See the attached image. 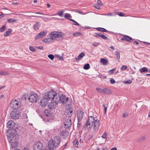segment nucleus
<instances>
[{
	"label": "nucleus",
	"mask_w": 150,
	"mask_h": 150,
	"mask_svg": "<svg viewBox=\"0 0 150 150\" xmlns=\"http://www.w3.org/2000/svg\"><path fill=\"white\" fill-rule=\"evenodd\" d=\"M99 121L98 120H95L94 117L92 116H89L88 120L85 124L84 127H87L88 129L92 128L93 125V129L96 131L98 130L99 126Z\"/></svg>",
	"instance_id": "1"
},
{
	"label": "nucleus",
	"mask_w": 150,
	"mask_h": 150,
	"mask_svg": "<svg viewBox=\"0 0 150 150\" xmlns=\"http://www.w3.org/2000/svg\"><path fill=\"white\" fill-rule=\"evenodd\" d=\"M61 141L60 137L59 136L54 137L53 139L50 140L48 142V146L52 150H56L58 147Z\"/></svg>",
	"instance_id": "2"
},
{
	"label": "nucleus",
	"mask_w": 150,
	"mask_h": 150,
	"mask_svg": "<svg viewBox=\"0 0 150 150\" xmlns=\"http://www.w3.org/2000/svg\"><path fill=\"white\" fill-rule=\"evenodd\" d=\"M55 103L56 104H57L59 103L62 104H64L67 105L68 101L69 100L68 98H66L64 95L62 94L59 96L57 94V97L55 98Z\"/></svg>",
	"instance_id": "3"
},
{
	"label": "nucleus",
	"mask_w": 150,
	"mask_h": 150,
	"mask_svg": "<svg viewBox=\"0 0 150 150\" xmlns=\"http://www.w3.org/2000/svg\"><path fill=\"white\" fill-rule=\"evenodd\" d=\"M56 92L54 91H51L49 92L48 93H46L44 96L45 98L49 101H52L55 103L54 99L57 97Z\"/></svg>",
	"instance_id": "4"
},
{
	"label": "nucleus",
	"mask_w": 150,
	"mask_h": 150,
	"mask_svg": "<svg viewBox=\"0 0 150 150\" xmlns=\"http://www.w3.org/2000/svg\"><path fill=\"white\" fill-rule=\"evenodd\" d=\"M16 130L13 129H12L8 135V138L10 143H13L16 142Z\"/></svg>",
	"instance_id": "5"
},
{
	"label": "nucleus",
	"mask_w": 150,
	"mask_h": 150,
	"mask_svg": "<svg viewBox=\"0 0 150 150\" xmlns=\"http://www.w3.org/2000/svg\"><path fill=\"white\" fill-rule=\"evenodd\" d=\"M21 105V102L19 100L13 99L10 104V106L13 109L16 110L20 108Z\"/></svg>",
	"instance_id": "6"
},
{
	"label": "nucleus",
	"mask_w": 150,
	"mask_h": 150,
	"mask_svg": "<svg viewBox=\"0 0 150 150\" xmlns=\"http://www.w3.org/2000/svg\"><path fill=\"white\" fill-rule=\"evenodd\" d=\"M39 97L38 94L35 93L29 96L28 98V100L29 102L31 103H36L39 99Z\"/></svg>",
	"instance_id": "7"
},
{
	"label": "nucleus",
	"mask_w": 150,
	"mask_h": 150,
	"mask_svg": "<svg viewBox=\"0 0 150 150\" xmlns=\"http://www.w3.org/2000/svg\"><path fill=\"white\" fill-rule=\"evenodd\" d=\"M62 34L61 32H58L57 31L52 32L50 34V37L54 39L58 40V38L62 37V35L61 34Z\"/></svg>",
	"instance_id": "8"
},
{
	"label": "nucleus",
	"mask_w": 150,
	"mask_h": 150,
	"mask_svg": "<svg viewBox=\"0 0 150 150\" xmlns=\"http://www.w3.org/2000/svg\"><path fill=\"white\" fill-rule=\"evenodd\" d=\"M84 112L81 110H78L76 111V117L78 121H81L83 118Z\"/></svg>",
	"instance_id": "9"
},
{
	"label": "nucleus",
	"mask_w": 150,
	"mask_h": 150,
	"mask_svg": "<svg viewBox=\"0 0 150 150\" xmlns=\"http://www.w3.org/2000/svg\"><path fill=\"white\" fill-rule=\"evenodd\" d=\"M21 115V113L19 112L16 111H12L10 113L11 117L13 119H18Z\"/></svg>",
	"instance_id": "10"
},
{
	"label": "nucleus",
	"mask_w": 150,
	"mask_h": 150,
	"mask_svg": "<svg viewBox=\"0 0 150 150\" xmlns=\"http://www.w3.org/2000/svg\"><path fill=\"white\" fill-rule=\"evenodd\" d=\"M42 143L39 142H38L36 144L34 145L33 150H42L43 148Z\"/></svg>",
	"instance_id": "11"
},
{
	"label": "nucleus",
	"mask_w": 150,
	"mask_h": 150,
	"mask_svg": "<svg viewBox=\"0 0 150 150\" xmlns=\"http://www.w3.org/2000/svg\"><path fill=\"white\" fill-rule=\"evenodd\" d=\"M123 36L122 38L121 39V41H125L129 42H132L133 40L134 39L131 37L126 35L121 34Z\"/></svg>",
	"instance_id": "12"
},
{
	"label": "nucleus",
	"mask_w": 150,
	"mask_h": 150,
	"mask_svg": "<svg viewBox=\"0 0 150 150\" xmlns=\"http://www.w3.org/2000/svg\"><path fill=\"white\" fill-rule=\"evenodd\" d=\"M47 33V32L46 31L41 32L35 37V39L37 40L38 39H40L43 37Z\"/></svg>",
	"instance_id": "13"
},
{
	"label": "nucleus",
	"mask_w": 150,
	"mask_h": 150,
	"mask_svg": "<svg viewBox=\"0 0 150 150\" xmlns=\"http://www.w3.org/2000/svg\"><path fill=\"white\" fill-rule=\"evenodd\" d=\"M14 122L11 120L8 121L7 123V127L9 129H13L15 127Z\"/></svg>",
	"instance_id": "14"
},
{
	"label": "nucleus",
	"mask_w": 150,
	"mask_h": 150,
	"mask_svg": "<svg viewBox=\"0 0 150 150\" xmlns=\"http://www.w3.org/2000/svg\"><path fill=\"white\" fill-rule=\"evenodd\" d=\"M49 101L45 98L44 97L40 101V105L42 107H45Z\"/></svg>",
	"instance_id": "15"
},
{
	"label": "nucleus",
	"mask_w": 150,
	"mask_h": 150,
	"mask_svg": "<svg viewBox=\"0 0 150 150\" xmlns=\"http://www.w3.org/2000/svg\"><path fill=\"white\" fill-rule=\"evenodd\" d=\"M93 36L97 38L99 36L101 37L104 40H109V39L106 36L100 33H95Z\"/></svg>",
	"instance_id": "16"
},
{
	"label": "nucleus",
	"mask_w": 150,
	"mask_h": 150,
	"mask_svg": "<svg viewBox=\"0 0 150 150\" xmlns=\"http://www.w3.org/2000/svg\"><path fill=\"white\" fill-rule=\"evenodd\" d=\"M56 105V104L54 105V102H51L48 104V107L50 109L53 110L56 107L57 105Z\"/></svg>",
	"instance_id": "17"
},
{
	"label": "nucleus",
	"mask_w": 150,
	"mask_h": 150,
	"mask_svg": "<svg viewBox=\"0 0 150 150\" xmlns=\"http://www.w3.org/2000/svg\"><path fill=\"white\" fill-rule=\"evenodd\" d=\"M68 134V132L66 130L62 131L60 132V135L62 136H63L64 138L67 136Z\"/></svg>",
	"instance_id": "18"
},
{
	"label": "nucleus",
	"mask_w": 150,
	"mask_h": 150,
	"mask_svg": "<svg viewBox=\"0 0 150 150\" xmlns=\"http://www.w3.org/2000/svg\"><path fill=\"white\" fill-rule=\"evenodd\" d=\"M40 25V23L39 22H37L33 25L34 29L35 30H38L39 27Z\"/></svg>",
	"instance_id": "19"
},
{
	"label": "nucleus",
	"mask_w": 150,
	"mask_h": 150,
	"mask_svg": "<svg viewBox=\"0 0 150 150\" xmlns=\"http://www.w3.org/2000/svg\"><path fill=\"white\" fill-rule=\"evenodd\" d=\"M42 40L46 43H50L53 42L54 41L53 39L51 37V38L45 39Z\"/></svg>",
	"instance_id": "20"
},
{
	"label": "nucleus",
	"mask_w": 150,
	"mask_h": 150,
	"mask_svg": "<svg viewBox=\"0 0 150 150\" xmlns=\"http://www.w3.org/2000/svg\"><path fill=\"white\" fill-rule=\"evenodd\" d=\"M103 92L106 94H109L112 93V91L110 89L107 88L103 89Z\"/></svg>",
	"instance_id": "21"
},
{
	"label": "nucleus",
	"mask_w": 150,
	"mask_h": 150,
	"mask_svg": "<svg viewBox=\"0 0 150 150\" xmlns=\"http://www.w3.org/2000/svg\"><path fill=\"white\" fill-rule=\"evenodd\" d=\"M96 29L98 31H101L103 32H108L109 31L106 29L98 27L96 28Z\"/></svg>",
	"instance_id": "22"
},
{
	"label": "nucleus",
	"mask_w": 150,
	"mask_h": 150,
	"mask_svg": "<svg viewBox=\"0 0 150 150\" xmlns=\"http://www.w3.org/2000/svg\"><path fill=\"white\" fill-rule=\"evenodd\" d=\"M73 111L71 109H69V110L67 112V116L68 117H71L73 114Z\"/></svg>",
	"instance_id": "23"
},
{
	"label": "nucleus",
	"mask_w": 150,
	"mask_h": 150,
	"mask_svg": "<svg viewBox=\"0 0 150 150\" xmlns=\"http://www.w3.org/2000/svg\"><path fill=\"white\" fill-rule=\"evenodd\" d=\"M12 32V30L11 29L9 28L4 34V36L5 37L7 36Z\"/></svg>",
	"instance_id": "24"
},
{
	"label": "nucleus",
	"mask_w": 150,
	"mask_h": 150,
	"mask_svg": "<svg viewBox=\"0 0 150 150\" xmlns=\"http://www.w3.org/2000/svg\"><path fill=\"white\" fill-rule=\"evenodd\" d=\"M69 122L68 124L67 123H65L64 124L65 127L67 128H68L70 127H71V120L70 119H69Z\"/></svg>",
	"instance_id": "25"
},
{
	"label": "nucleus",
	"mask_w": 150,
	"mask_h": 150,
	"mask_svg": "<svg viewBox=\"0 0 150 150\" xmlns=\"http://www.w3.org/2000/svg\"><path fill=\"white\" fill-rule=\"evenodd\" d=\"M100 62L104 65H106L107 64L108 61L105 59L102 58L100 59Z\"/></svg>",
	"instance_id": "26"
},
{
	"label": "nucleus",
	"mask_w": 150,
	"mask_h": 150,
	"mask_svg": "<svg viewBox=\"0 0 150 150\" xmlns=\"http://www.w3.org/2000/svg\"><path fill=\"white\" fill-rule=\"evenodd\" d=\"M139 71L140 72H148V69L146 67H144L141 69H140L139 70Z\"/></svg>",
	"instance_id": "27"
},
{
	"label": "nucleus",
	"mask_w": 150,
	"mask_h": 150,
	"mask_svg": "<svg viewBox=\"0 0 150 150\" xmlns=\"http://www.w3.org/2000/svg\"><path fill=\"white\" fill-rule=\"evenodd\" d=\"M74 146L75 147H77L78 146L79 142L78 140L76 139L73 142Z\"/></svg>",
	"instance_id": "28"
},
{
	"label": "nucleus",
	"mask_w": 150,
	"mask_h": 150,
	"mask_svg": "<svg viewBox=\"0 0 150 150\" xmlns=\"http://www.w3.org/2000/svg\"><path fill=\"white\" fill-rule=\"evenodd\" d=\"M85 54L84 52H82L78 56V59L80 60L84 56Z\"/></svg>",
	"instance_id": "29"
},
{
	"label": "nucleus",
	"mask_w": 150,
	"mask_h": 150,
	"mask_svg": "<svg viewBox=\"0 0 150 150\" xmlns=\"http://www.w3.org/2000/svg\"><path fill=\"white\" fill-rule=\"evenodd\" d=\"M84 69L85 70H87L90 68V66L89 64L87 63L85 64L83 67Z\"/></svg>",
	"instance_id": "30"
},
{
	"label": "nucleus",
	"mask_w": 150,
	"mask_h": 150,
	"mask_svg": "<svg viewBox=\"0 0 150 150\" xmlns=\"http://www.w3.org/2000/svg\"><path fill=\"white\" fill-rule=\"evenodd\" d=\"M64 17L65 18H68L69 19H70L69 18H71L72 17L71 16L70 14L67 13H65Z\"/></svg>",
	"instance_id": "31"
},
{
	"label": "nucleus",
	"mask_w": 150,
	"mask_h": 150,
	"mask_svg": "<svg viewBox=\"0 0 150 150\" xmlns=\"http://www.w3.org/2000/svg\"><path fill=\"white\" fill-rule=\"evenodd\" d=\"M115 54L116 56V58L119 60L120 57L119 53L117 51H115Z\"/></svg>",
	"instance_id": "32"
},
{
	"label": "nucleus",
	"mask_w": 150,
	"mask_h": 150,
	"mask_svg": "<svg viewBox=\"0 0 150 150\" xmlns=\"http://www.w3.org/2000/svg\"><path fill=\"white\" fill-rule=\"evenodd\" d=\"M69 20L70 21H71L73 22H74V23L73 24L76 25H79V24L77 23L76 21H74V20L71 19H69Z\"/></svg>",
	"instance_id": "33"
},
{
	"label": "nucleus",
	"mask_w": 150,
	"mask_h": 150,
	"mask_svg": "<svg viewBox=\"0 0 150 150\" xmlns=\"http://www.w3.org/2000/svg\"><path fill=\"white\" fill-rule=\"evenodd\" d=\"M16 21L13 18H10L8 19L7 20V22L8 23H12L13 22H15Z\"/></svg>",
	"instance_id": "34"
},
{
	"label": "nucleus",
	"mask_w": 150,
	"mask_h": 150,
	"mask_svg": "<svg viewBox=\"0 0 150 150\" xmlns=\"http://www.w3.org/2000/svg\"><path fill=\"white\" fill-rule=\"evenodd\" d=\"M6 25H5L3 26L0 28V32H3L5 30Z\"/></svg>",
	"instance_id": "35"
},
{
	"label": "nucleus",
	"mask_w": 150,
	"mask_h": 150,
	"mask_svg": "<svg viewBox=\"0 0 150 150\" xmlns=\"http://www.w3.org/2000/svg\"><path fill=\"white\" fill-rule=\"evenodd\" d=\"M96 90L99 93H101L103 92V89H102L99 88H96Z\"/></svg>",
	"instance_id": "36"
},
{
	"label": "nucleus",
	"mask_w": 150,
	"mask_h": 150,
	"mask_svg": "<svg viewBox=\"0 0 150 150\" xmlns=\"http://www.w3.org/2000/svg\"><path fill=\"white\" fill-rule=\"evenodd\" d=\"M64 12V11L63 10H62L61 11H59L58 12L57 14L58 16H62L63 15Z\"/></svg>",
	"instance_id": "37"
},
{
	"label": "nucleus",
	"mask_w": 150,
	"mask_h": 150,
	"mask_svg": "<svg viewBox=\"0 0 150 150\" xmlns=\"http://www.w3.org/2000/svg\"><path fill=\"white\" fill-rule=\"evenodd\" d=\"M81 33L80 32H77L74 33L73 34V35L74 36H78L80 35H81Z\"/></svg>",
	"instance_id": "38"
},
{
	"label": "nucleus",
	"mask_w": 150,
	"mask_h": 150,
	"mask_svg": "<svg viewBox=\"0 0 150 150\" xmlns=\"http://www.w3.org/2000/svg\"><path fill=\"white\" fill-rule=\"evenodd\" d=\"M48 57L51 60H53L54 58V56L52 54H50L48 55Z\"/></svg>",
	"instance_id": "39"
},
{
	"label": "nucleus",
	"mask_w": 150,
	"mask_h": 150,
	"mask_svg": "<svg viewBox=\"0 0 150 150\" xmlns=\"http://www.w3.org/2000/svg\"><path fill=\"white\" fill-rule=\"evenodd\" d=\"M107 132H105L102 136V137L104 139H106L107 136Z\"/></svg>",
	"instance_id": "40"
},
{
	"label": "nucleus",
	"mask_w": 150,
	"mask_h": 150,
	"mask_svg": "<svg viewBox=\"0 0 150 150\" xmlns=\"http://www.w3.org/2000/svg\"><path fill=\"white\" fill-rule=\"evenodd\" d=\"M132 81L131 80H129L127 81H124L123 83L126 84H129L132 83Z\"/></svg>",
	"instance_id": "41"
},
{
	"label": "nucleus",
	"mask_w": 150,
	"mask_h": 150,
	"mask_svg": "<svg viewBox=\"0 0 150 150\" xmlns=\"http://www.w3.org/2000/svg\"><path fill=\"white\" fill-rule=\"evenodd\" d=\"M116 68L114 69H112L108 71V72L110 74H113V71L115 70L116 69Z\"/></svg>",
	"instance_id": "42"
},
{
	"label": "nucleus",
	"mask_w": 150,
	"mask_h": 150,
	"mask_svg": "<svg viewBox=\"0 0 150 150\" xmlns=\"http://www.w3.org/2000/svg\"><path fill=\"white\" fill-rule=\"evenodd\" d=\"M117 14L120 16H124V14L120 12H117Z\"/></svg>",
	"instance_id": "43"
},
{
	"label": "nucleus",
	"mask_w": 150,
	"mask_h": 150,
	"mask_svg": "<svg viewBox=\"0 0 150 150\" xmlns=\"http://www.w3.org/2000/svg\"><path fill=\"white\" fill-rule=\"evenodd\" d=\"M99 43L97 42H94L92 43V45L94 46H97L98 45H99Z\"/></svg>",
	"instance_id": "44"
},
{
	"label": "nucleus",
	"mask_w": 150,
	"mask_h": 150,
	"mask_svg": "<svg viewBox=\"0 0 150 150\" xmlns=\"http://www.w3.org/2000/svg\"><path fill=\"white\" fill-rule=\"evenodd\" d=\"M81 121H80V122L79 121H78L77 123V127L78 128H80L81 127Z\"/></svg>",
	"instance_id": "45"
},
{
	"label": "nucleus",
	"mask_w": 150,
	"mask_h": 150,
	"mask_svg": "<svg viewBox=\"0 0 150 150\" xmlns=\"http://www.w3.org/2000/svg\"><path fill=\"white\" fill-rule=\"evenodd\" d=\"M2 75H9V73L7 72L6 71H2Z\"/></svg>",
	"instance_id": "46"
},
{
	"label": "nucleus",
	"mask_w": 150,
	"mask_h": 150,
	"mask_svg": "<svg viewBox=\"0 0 150 150\" xmlns=\"http://www.w3.org/2000/svg\"><path fill=\"white\" fill-rule=\"evenodd\" d=\"M145 139V137L144 136H142L139 139V142L142 141Z\"/></svg>",
	"instance_id": "47"
},
{
	"label": "nucleus",
	"mask_w": 150,
	"mask_h": 150,
	"mask_svg": "<svg viewBox=\"0 0 150 150\" xmlns=\"http://www.w3.org/2000/svg\"><path fill=\"white\" fill-rule=\"evenodd\" d=\"M127 68V66L125 65L122 66L121 68V70H123L126 69Z\"/></svg>",
	"instance_id": "48"
},
{
	"label": "nucleus",
	"mask_w": 150,
	"mask_h": 150,
	"mask_svg": "<svg viewBox=\"0 0 150 150\" xmlns=\"http://www.w3.org/2000/svg\"><path fill=\"white\" fill-rule=\"evenodd\" d=\"M45 114L47 116H48V115L47 114H49L50 113V111L48 110H46L45 111Z\"/></svg>",
	"instance_id": "49"
},
{
	"label": "nucleus",
	"mask_w": 150,
	"mask_h": 150,
	"mask_svg": "<svg viewBox=\"0 0 150 150\" xmlns=\"http://www.w3.org/2000/svg\"><path fill=\"white\" fill-rule=\"evenodd\" d=\"M29 49L31 51L34 52L36 51V50L32 47H30Z\"/></svg>",
	"instance_id": "50"
},
{
	"label": "nucleus",
	"mask_w": 150,
	"mask_h": 150,
	"mask_svg": "<svg viewBox=\"0 0 150 150\" xmlns=\"http://www.w3.org/2000/svg\"><path fill=\"white\" fill-rule=\"evenodd\" d=\"M115 81L112 78L110 80V82L111 84H114L115 83Z\"/></svg>",
	"instance_id": "51"
},
{
	"label": "nucleus",
	"mask_w": 150,
	"mask_h": 150,
	"mask_svg": "<svg viewBox=\"0 0 150 150\" xmlns=\"http://www.w3.org/2000/svg\"><path fill=\"white\" fill-rule=\"evenodd\" d=\"M97 3L99 6H101L103 5L101 2L99 0H97Z\"/></svg>",
	"instance_id": "52"
},
{
	"label": "nucleus",
	"mask_w": 150,
	"mask_h": 150,
	"mask_svg": "<svg viewBox=\"0 0 150 150\" xmlns=\"http://www.w3.org/2000/svg\"><path fill=\"white\" fill-rule=\"evenodd\" d=\"M145 45H150V43H149V42H144V41H142V42Z\"/></svg>",
	"instance_id": "53"
},
{
	"label": "nucleus",
	"mask_w": 150,
	"mask_h": 150,
	"mask_svg": "<svg viewBox=\"0 0 150 150\" xmlns=\"http://www.w3.org/2000/svg\"><path fill=\"white\" fill-rule=\"evenodd\" d=\"M94 7L96 8L97 9H100V7L98 4H96L94 6Z\"/></svg>",
	"instance_id": "54"
},
{
	"label": "nucleus",
	"mask_w": 150,
	"mask_h": 150,
	"mask_svg": "<svg viewBox=\"0 0 150 150\" xmlns=\"http://www.w3.org/2000/svg\"><path fill=\"white\" fill-rule=\"evenodd\" d=\"M11 147L12 149H14V148H15L16 147V146H15V144H14V143H13L12 144H11Z\"/></svg>",
	"instance_id": "55"
},
{
	"label": "nucleus",
	"mask_w": 150,
	"mask_h": 150,
	"mask_svg": "<svg viewBox=\"0 0 150 150\" xmlns=\"http://www.w3.org/2000/svg\"><path fill=\"white\" fill-rule=\"evenodd\" d=\"M29 16L30 17H38V18H42V17L41 16Z\"/></svg>",
	"instance_id": "56"
},
{
	"label": "nucleus",
	"mask_w": 150,
	"mask_h": 150,
	"mask_svg": "<svg viewBox=\"0 0 150 150\" xmlns=\"http://www.w3.org/2000/svg\"><path fill=\"white\" fill-rule=\"evenodd\" d=\"M76 12L78 13H79L80 14H83V13L82 12H81L80 11H79V10L77 11H76Z\"/></svg>",
	"instance_id": "57"
},
{
	"label": "nucleus",
	"mask_w": 150,
	"mask_h": 150,
	"mask_svg": "<svg viewBox=\"0 0 150 150\" xmlns=\"http://www.w3.org/2000/svg\"><path fill=\"white\" fill-rule=\"evenodd\" d=\"M36 48L38 49H42L43 48V47L42 46H40L39 47H37Z\"/></svg>",
	"instance_id": "58"
},
{
	"label": "nucleus",
	"mask_w": 150,
	"mask_h": 150,
	"mask_svg": "<svg viewBox=\"0 0 150 150\" xmlns=\"http://www.w3.org/2000/svg\"><path fill=\"white\" fill-rule=\"evenodd\" d=\"M4 14H3L2 13L1 14H0V18H3L4 17Z\"/></svg>",
	"instance_id": "59"
},
{
	"label": "nucleus",
	"mask_w": 150,
	"mask_h": 150,
	"mask_svg": "<svg viewBox=\"0 0 150 150\" xmlns=\"http://www.w3.org/2000/svg\"><path fill=\"white\" fill-rule=\"evenodd\" d=\"M67 143H66L62 147H63V149H64L65 147L67 146Z\"/></svg>",
	"instance_id": "60"
},
{
	"label": "nucleus",
	"mask_w": 150,
	"mask_h": 150,
	"mask_svg": "<svg viewBox=\"0 0 150 150\" xmlns=\"http://www.w3.org/2000/svg\"><path fill=\"white\" fill-rule=\"evenodd\" d=\"M35 14H40L43 15H44V14H43V13H42L41 12H35Z\"/></svg>",
	"instance_id": "61"
},
{
	"label": "nucleus",
	"mask_w": 150,
	"mask_h": 150,
	"mask_svg": "<svg viewBox=\"0 0 150 150\" xmlns=\"http://www.w3.org/2000/svg\"><path fill=\"white\" fill-rule=\"evenodd\" d=\"M134 44L136 45H137L139 44V42H137L136 41H135L134 42Z\"/></svg>",
	"instance_id": "62"
},
{
	"label": "nucleus",
	"mask_w": 150,
	"mask_h": 150,
	"mask_svg": "<svg viewBox=\"0 0 150 150\" xmlns=\"http://www.w3.org/2000/svg\"><path fill=\"white\" fill-rule=\"evenodd\" d=\"M117 149L116 147H114L112 148L110 150H117Z\"/></svg>",
	"instance_id": "63"
},
{
	"label": "nucleus",
	"mask_w": 150,
	"mask_h": 150,
	"mask_svg": "<svg viewBox=\"0 0 150 150\" xmlns=\"http://www.w3.org/2000/svg\"><path fill=\"white\" fill-rule=\"evenodd\" d=\"M45 150H52V149L50 148V147H48V148L46 149Z\"/></svg>",
	"instance_id": "64"
}]
</instances>
